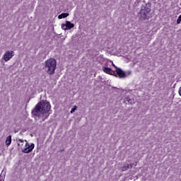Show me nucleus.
<instances>
[{"mask_svg": "<svg viewBox=\"0 0 181 181\" xmlns=\"http://www.w3.org/2000/svg\"><path fill=\"white\" fill-rule=\"evenodd\" d=\"M115 69H116V70L115 71V75H114V76H115V77H117V76H118L119 78H125V77H127L128 76H129L131 74L130 71H127V73H125V71H122V69H121V68L115 66Z\"/></svg>", "mask_w": 181, "mask_h": 181, "instance_id": "20e7f679", "label": "nucleus"}, {"mask_svg": "<svg viewBox=\"0 0 181 181\" xmlns=\"http://www.w3.org/2000/svg\"><path fill=\"white\" fill-rule=\"evenodd\" d=\"M18 146H19L21 144H18Z\"/></svg>", "mask_w": 181, "mask_h": 181, "instance_id": "dca6fc26", "label": "nucleus"}, {"mask_svg": "<svg viewBox=\"0 0 181 181\" xmlns=\"http://www.w3.org/2000/svg\"><path fill=\"white\" fill-rule=\"evenodd\" d=\"M56 59L50 58L45 61V69L49 74H54V71H56Z\"/></svg>", "mask_w": 181, "mask_h": 181, "instance_id": "7ed1b4c3", "label": "nucleus"}, {"mask_svg": "<svg viewBox=\"0 0 181 181\" xmlns=\"http://www.w3.org/2000/svg\"><path fill=\"white\" fill-rule=\"evenodd\" d=\"M69 16V13H62V14L58 16L59 19H64V18H67Z\"/></svg>", "mask_w": 181, "mask_h": 181, "instance_id": "9d476101", "label": "nucleus"}, {"mask_svg": "<svg viewBox=\"0 0 181 181\" xmlns=\"http://www.w3.org/2000/svg\"><path fill=\"white\" fill-rule=\"evenodd\" d=\"M112 66H113L114 67H117V66H115V64H112Z\"/></svg>", "mask_w": 181, "mask_h": 181, "instance_id": "2eb2a0df", "label": "nucleus"}, {"mask_svg": "<svg viewBox=\"0 0 181 181\" xmlns=\"http://www.w3.org/2000/svg\"><path fill=\"white\" fill-rule=\"evenodd\" d=\"M18 141L21 142V144H23V139H19Z\"/></svg>", "mask_w": 181, "mask_h": 181, "instance_id": "ddd939ff", "label": "nucleus"}, {"mask_svg": "<svg viewBox=\"0 0 181 181\" xmlns=\"http://www.w3.org/2000/svg\"><path fill=\"white\" fill-rule=\"evenodd\" d=\"M12 142V136H8L6 139V145L9 146Z\"/></svg>", "mask_w": 181, "mask_h": 181, "instance_id": "1a4fd4ad", "label": "nucleus"}, {"mask_svg": "<svg viewBox=\"0 0 181 181\" xmlns=\"http://www.w3.org/2000/svg\"><path fill=\"white\" fill-rule=\"evenodd\" d=\"M74 28V24L71 23L70 21H66V24L62 25V28L64 30H70V29H73Z\"/></svg>", "mask_w": 181, "mask_h": 181, "instance_id": "423d86ee", "label": "nucleus"}, {"mask_svg": "<svg viewBox=\"0 0 181 181\" xmlns=\"http://www.w3.org/2000/svg\"><path fill=\"white\" fill-rule=\"evenodd\" d=\"M13 51H7L4 54V62H9L12 59V57L13 56Z\"/></svg>", "mask_w": 181, "mask_h": 181, "instance_id": "0eeeda50", "label": "nucleus"}, {"mask_svg": "<svg viewBox=\"0 0 181 181\" xmlns=\"http://www.w3.org/2000/svg\"><path fill=\"white\" fill-rule=\"evenodd\" d=\"M35 149V144L29 145L28 143L25 144V148L22 150L23 153H30Z\"/></svg>", "mask_w": 181, "mask_h": 181, "instance_id": "39448f33", "label": "nucleus"}, {"mask_svg": "<svg viewBox=\"0 0 181 181\" xmlns=\"http://www.w3.org/2000/svg\"><path fill=\"white\" fill-rule=\"evenodd\" d=\"M76 110H77V106H74L71 110V114H73V112H76Z\"/></svg>", "mask_w": 181, "mask_h": 181, "instance_id": "f8f14e48", "label": "nucleus"}, {"mask_svg": "<svg viewBox=\"0 0 181 181\" xmlns=\"http://www.w3.org/2000/svg\"><path fill=\"white\" fill-rule=\"evenodd\" d=\"M103 71H104V73H106V74H110V76H115V71H112L111 68L103 66Z\"/></svg>", "mask_w": 181, "mask_h": 181, "instance_id": "6e6552de", "label": "nucleus"}, {"mask_svg": "<svg viewBox=\"0 0 181 181\" xmlns=\"http://www.w3.org/2000/svg\"><path fill=\"white\" fill-rule=\"evenodd\" d=\"M140 18L142 21H149L152 18V10L151 6H142L140 10Z\"/></svg>", "mask_w": 181, "mask_h": 181, "instance_id": "f03ea898", "label": "nucleus"}, {"mask_svg": "<svg viewBox=\"0 0 181 181\" xmlns=\"http://www.w3.org/2000/svg\"><path fill=\"white\" fill-rule=\"evenodd\" d=\"M181 22V14L179 16L178 18L177 19V25L180 24Z\"/></svg>", "mask_w": 181, "mask_h": 181, "instance_id": "9b49d317", "label": "nucleus"}, {"mask_svg": "<svg viewBox=\"0 0 181 181\" xmlns=\"http://www.w3.org/2000/svg\"><path fill=\"white\" fill-rule=\"evenodd\" d=\"M51 108L50 103L47 101H40L36 105L35 107L32 111V114L34 117H39L40 114H47Z\"/></svg>", "mask_w": 181, "mask_h": 181, "instance_id": "f257e3e1", "label": "nucleus"}, {"mask_svg": "<svg viewBox=\"0 0 181 181\" xmlns=\"http://www.w3.org/2000/svg\"><path fill=\"white\" fill-rule=\"evenodd\" d=\"M129 103H131V99L127 100Z\"/></svg>", "mask_w": 181, "mask_h": 181, "instance_id": "4468645a", "label": "nucleus"}]
</instances>
